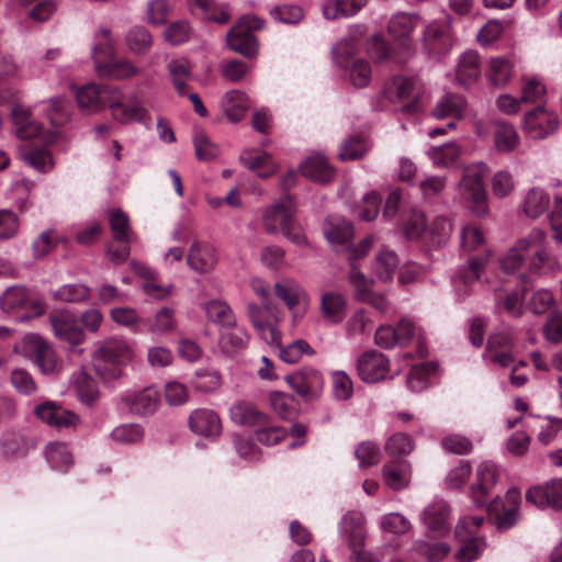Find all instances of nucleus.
Masks as SVG:
<instances>
[{"label": "nucleus", "instance_id": "obj_1", "mask_svg": "<svg viewBox=\"0 0 562 562\" xmlns=\"http://www.w3.org/2000/svg\"><path fill=\"white\" fill-rule=\"evenodd\" d=\"M47 117L53 126L47 134L44 133L43 126L36 120L32 119L30 111L16 104L11 110V116L15 126V134L20 140H32L41 137V140H50L49 138L65 137L61 126L67 122L69 115V105L64 98H53L48 101Z\"/></svg>", "mask_w": 562, "mask_h": 562}, {"label": "nucleus", "instance_id": "obj_2", "mask_svg": "<svg viewBox=\"0 0 562 562\" xmlns=\"http://www.w3.org/2000/svg\"><path fill=\"white\" fill-rule=\"evenodd\" d=\"M529 255V267L532 270L540 269L550 260L547 235L541 229L531 231L528 236L520 238L503 257L501 263L505 272H514L519 269Z\"/></svg>", "mask_w": 562, "mask_h": 562}, {"label": "nucleus", "instance_id": "obj_3", "mask_svg": "<svg viewBox=\"0 0 562 562\" xmlns=\"http://www.w3.org/2000/svg\"><path fill=\"white\" fill-rule=\"evenodd\" d=\"M487 171V166L482 161L467 166L458 186L460 195L477 216L487 213V195L483 183Z\"/></svg>", "mask_w": 562, "mask_h": 562}, {"label": "nucleus", "instance_id": "obj_4", "mask_svg": "<svg viewBox=\"0 0 562 562\" xmlns=\"http://www.w3.org/2000/svg\"><path fill=\"white\" fill-rule=\"evenodd\" d=\"M263 21L255 15L241 16L227 33L229 48L245 57H256L258 45L254 32L260 30Z\"/></svg>", "mask_w": 562, "mask_h": 562}, {"label": "nucleus", "instance_id": "obj_5", "mask_svg": "<svg viewBox=\"0 0 562 562\" xmlns=\"http://www.w3.org/2000/svg\"><path fill=\"white\" fill-rule=\"evenodd\" d=\"M76 98L82 111L97 112L105 106L116 109L123 93L113 85L88 83L77 91Z\"/></svg>", "mask_w": 562, "mask_h": 562}, {"label": "nucleus", "instance_id": "obj_6", "mask_svg": "<svg viewBox=\"0 0 562 562\" xmlns=\"http://www.w3.org/2000/svg\"><path fill=\"white\" fill-rule=\"evenodd\" d=\"M297 204L294 195L284 194L262 211V226L269 234H278L295 218Z\"/></svg>", "mask_w": 562, "mask_h": 562}, {"label": "nucleus", "instance_id": "obj_7", "mask_svg": "<svg viewBox=\"0 0 562 562\" xmlns=\"http://www.w3.org/2000/svg\"><path fill=\"white\" fill-rule=\"evenodd\" d=\"M247 314L252 326L267 344L280 346L281 333L277 327L278 318L272 305L258 306L255 303H249Z\"/></svg>", "mask_w": 562, "mask_h": 562}, {"label": "nucleus", "instance_id": "obj_8", "mask_svg": "<svg viewBox=\"0 0 562 562\" xmlns=\"http://www.w3.org/2000/svg\"><path fill=\"white\" fill-rule=\"evenodd\" d=\"M515 344L513 333L502 329L490 335L484 351V359L499 367H509L515 361Z\"/></svg>", "mask_w": 562, "mask_h": 562}, {"label": "nucleus", "instance_id": "obj_9", "mask_svg": "<svg viewBox=\"0 0 562 562\" xmlns=\"http://www.w3.org/2000/svg\"><path fill=\"white\" fill-rule=\"evenodd\" d=\"M121 402L132 414L147 416L154 414L160 404V393L154 385L127 390Z\"/></svg>", "mask_w": 562, "mask_h": 562}, {"label": "nucleus", "instance_id": "obj_10", "mask_svg": "<svg viewBox=\"0 0 562 562\" xmlns=\"http://www.w3.org/2000/svg\"><path fill=\"white\" fill-rule=\"evenodd\" d=\"M133 347L124 338L110 337L95 345L93 358L97 362L125 366L134 359Z\"/></svg>", "mask_w": 562, "mask_h": 562}, {"label": "nucleus", "instance_id": "obj_11", "mask_svg": "<svg viewBox=\"0 0 562 562\" xmlns=\"http://www.w3.org/2000/svg\"><path fill=\"white\" fill-rule=\"evenodd\" d=\"M48 318L53 333L58 339L74 347L83 342L86 338L85 330L78 325L74 313L67 310H57L53 311Z\"/></svg>", "mask_w": 562, "mask_h": 562}, {"label": "nucleus", "instance_id": "obj_12", "mask_svg": "<svg viewBox=\"0 0 562 562\" xmlns=\"http://www.w3.org/2000/svg\"><path fill=\"white\" fill-rule=\"evenodd\" d=\"M385 97L392 102L407 101L403 106L406 112H416L418 108L417 81L405 76H395L384 87Z\"/></svg>", "mask_w": 562, "mask_h": 562}, {"label": "nucleus", "instance_id": "obj_13", "mask_svg": "<svg viewBox=\"0 0 562 562\" xmlns=\"http://www.w3.org/2000/svg\"><path fill=\"white\" fill-rule=\"evenodd\" d=\"M498 480V470L492 461H482L475 471V481L470 486L471 497L477 506L487 504L490 494Z\"/></svg>", "mask_w": 562, "mask_h": 562}, {"label": "nucleus", "instance_id": "obj_14", "mask_svg": "<svg viewBox=\"0 0 562 562\" xmlns=\"http://www.w3.org/2000/svg\"><path fill=\"white\" fill-rule=\"evenodd\" d=\"M274 293L293 312L294 318L304 314L310 305L307 292L293 279H284L277 282L274 284Z\"/></svg>", "mask_w": 562, "mask_h": 562}, {"label": "nucleus", "instance_id": "obj_15", "mask_svg": "<svg viewBox=\"0 0 562 562\" xmlns=\"http://www.w3.org/2000/svg\"><path fill=\"white\" fill-rule=\"evenodd\" d=\"M558 115L548 111L544 105H536L524 116V128L535 139L549 137L558 128Z\"/></svg>", "mask_w": 562, "mask_h": 562}, {"label": "nucleus", "instance_id": "obj_16", "mask_svg": "<svg viewBox=\"0 0 562 562\" xmlns=\"http://www.w3.org/2000/svg\"><path fill=\"white\" fill-rule=\"evenodd\" d=\"M356 368L363 382L375 383L386 378L390 363L383 353L370 350L359 356Z\"/></svg>", "mask_w": 562, "mask_h": 562}, {"label": "nucleus", "instance_id": "obj_17", "mask_svg": "<svg viewBox=\"0 0 562 562\" xmlns=\"http://www.w3.org/2000/svg\"><path fill=\"white\" fill-rule=\"evenodd\" d=\"M286 383L300 396L314 398L318 396L324 386L323 374L313 368H303L285 376Z\"/></svg>", "mask_w": 562, "mask_h": 562}, {"label": "nucleus", "instance_id": "obj_18", "mask_svg": "<svg viewBox=\"0 0 562 562\" xmlns=\"http://www.w3.org/2000/svg\"><path fill=\"white\" fill-rule=\"evenodd\" d=\"M34 413L43 423L59 430L76 427L79 422L78 415L52 401L37 405Z\"/></svg>", "mask_w": 562, "mask_h": 562}, {"label": "nucleus", "instance_id": "obj_19", "mask_svg": "<svg viewBox=\"0 0 562 562\" xmlns=\"http://www.w3.org/2000/svg\"><path fill=\"white\" fill-rule=\"evenodd\" d=\"M299 171L303 177L319 184L333 182L336 176V169L330 165L327 157L319 153L306 157L299 165Z\"/></svg>", "mask_w": 562, "mask_h": 562}, {"label": "nucleus", "instance_id": "obj_20", "mask_svg": "<svg viewBox=\"0 0 562 562\" xmlns=\"http://www.w3.org/2000/svg\"><path fill=\"white\" fill-rule=\"evenodd\" d=\"M188 423L190 430L196 436L216 439L222 432L221 418L213 409L196 408L192 411Z\"/></svg>", "mask_w": 562, "mask_h": 562}, {"label": "nucleus", "instance_id": "obj_21", "mask_svg": "<svg viewBox=\"0 0 562 562\" xmlns=\"http://www.w3.org/2000/svg\"><path fill=\"white\" fill-rule=\"evenodd\" d=\"M424 47L428 54L441 55L452 46L450 26L446 21L429 23L423 35Z\"/></svg>", "mask_w": 562, "mask_h": 562}, {"label": "nucleus", "instance_id": "obj_22", "mask_svg": "<svg viewBox=\"0 0 562 562\" xmlns=\"http://www.w3.org/2000/svg\"><path fill=\"white\" fill-rule=\"evenodd\" d=\"M526 501L537 507L562 510V479L551 480L543 486H533L526 493Z\"/></svg>", "mask_w": 562, "mask_h": 562}, {"label": "nucleus", "instance_id": "obj_23", "mask_svg": "<svg viewBox=\"0 0 562 562\" xmlns=\"http://www.w3.org/2000/svg\"><path fill=\"white\" fill-rule=\"evenodd\" d=\"M519 501L520 492L513 487L506 493V502L509 505L508 508L503 507V512H499L502 505V501L499 498H495L488 504L487 510L490 514L496 516V525L498 529H509L517 522Z\"/></svg>", "mask_w": 562, "mask_h": 562}, {"label": "nucleus", "instance_id": "obj_24", "mask_svg": "<svg viewBox=\"0 0 562 562\" xmlns=\"http://www.w3.org/2000/svg\"><path fill=\"white\" fill-rule=\"evenodd\" d=\"M19 154L27 165L41 172H47L54 166V160L46 143H21Z\"/></svg>", "mask_w": 562, "mask_h": 562}, {"label": "nucleus", "instance_id": "obj_25", "mask_svg": "<svg viewBox=\"0 0 562 562\" xmlns=\"http://www.w3.org/2000/svg\"><path fill=\"white\" fill-rule=\"evenodd\" d=\"M187 262L199 273L210 272L217 263L215 248L209 243L195 241L189 249Z\"/></svg>", "mask_w": 562, "mask_h": 562}, {"label": "nucleus", "instance_id": "obj_26", "mask_svg": "<svg viewBox=\"0 0 562 562\" xmlns=\"http://www.w3.org/2000/svg\"><path fill=\"white\" fill-rule=\"evenodd\" d=\"M323 233L327 241L335 248L348 244L353 237L352 224L340 217L330 215L323 224Z\"/></svg>", "mask_w": 562, "mask_h": 562}, {"label": "nucleus", "instance_id": "obj_27", "mask_svg": "<svg viewBox=\"0 0 562 562\" xmlns=\"http://www.w3.org/2000/svg\"><path fill=\"white\" fill-rule=\"evenodd\" d=\"M229 417L233 423L246 427H257L267 424V415L246 401L233 404L229 408Z\"/></svg>", "mask_w": 562, "mask_h": 562}, {"label": "nucleus", "instance_id": "obj_28", "mask_svg": "<svg viewBox=\"0 0 562 562\" xmlns=\"http://www.w3.org/2000/svg\"><path fill=\"white\" fill-rule=\"evenodd\" d=\"M347 302L341 293L329 291L321 296L322 316L330 324H339L346 317Z\"/></svg>", "mask_w": 562, "mask_h": 562}, {"label": "nucleus", "instance_id": "obj_29", "mask_svg": "<svg viewBox=\"0 0 562 562\" xmlns=\"http://www.w3.org/2000/svg\"><path fill=\"white\" fill-rule=\"evenodd\" d=\"M465 100L460 94L447 93L435 104L431 113L436 119H450L451 121L462 119L465 111Z\"/></svg>", "mask_w": 562, "mask_h": 562}, {"label": "nucleus", "instance_id": "obj_30", "mask_svg": "<svg viewBox=\"0 0 562 562\" xmlns=\"http://www.w3.org/2000/svg\"><path fill=\"white\" fill-rule=\"evenodd\" d=\"M241 164L250 169L257 170L265 168L266 171H258L257 175L260 178H268L277 171L278 166L273 161L272 157L261 149H247L240 154Z\"/></svg>", "mask_w": 562, "mask_h": 562}, {"label": "nucleus", "instance_id": "obj_31", "mask_svg": "<svg viewBox=\"0 0 562 562\" xmlns=\"http://www.w3.org/2000/svg\"><path fill=\"white\" fill-rule=\"evenodd\" d=\"M249 335L244 327L236 325L227 327L220 336L218 348L228 357H232L246 348Z\"/></svg>", "mask_w": 562, "mask_h": 562}, {"label": "nucleus", "instance_id": "obj_32", "mask_svg": "<svg viewBox=\"0 0 562 562\" xmlns=\"http://www.w3.org/2000/svg\"><path fill=\"white\" fill-rule=\"evenodd\" d=\"M481 74V60L477 52L468 50L463 53L457 66V81L461 86L474 82Z\"/></svg>", "mask_w": 562, "mask_h": 562}, {"label": "nucleus", "instance_id": "obj_33", "mask_svg": "<svg viewBox=\"0 0 562 562\" xmlns=\"http://www.w3.org/2000/svg\"><path fill=\"white\" fill-rule=\"evenodd\" d=\"M175 310L168 306L159 308L148 322L147 333L153 336H165L177 330Z\"/></svg>", "mask_w": 562, "mask_h": 562}, {"label": "nucleus", "instance_id": "obj_34", "mask_svg": "<svg viewBox=\"0 0 562 562\" xmlns=\"http://www.w3.org/2000/svg\"><path fill=\"white\" fill-rule=\"evenodd\" d=\"M222 108L229 121L238 122L249 108V101L244 92L232 90L223 97Z\"/></svg>", "mask_w": 562, "mask_h": 562}, {"label": "nucleus", "instance_id": "obj_35", "mask_svg": "<svg viewBox=\"0 0 562 562\" xmlns=\"http://www.w3.org/2000/svg\"><path fill=\"white\" fill-rule=\"evenodd\" d=\"M168 72L178 94L188 93V81L191 79L192 66L184 58L172 59L168 63Z\"/></svg>", "mask_w": 562, "mask_h": 562}, {"label": "nucleus", "instance_id": "obj_36", "mask_svg": "<svg viewBox=\"0 0 562 562\" xmlns=\"http://www.w3.org/2000/svg\"><path fill=\"white\" fill-rule=\"evenodd\" d=\"M97 43L92 47V58L94 61L95 70L98 71V61L99 64H105L112 59H114L115 45L114 41L111 37V32L109 29L102 27L95 34Z\"/></svg>", "mask_w": 562, "mask_h": 562}, {"label": "nucleus", "instance_id": "obj_37", "mask_svg": "<svg viewBox=\"0 0 562 562\" xmlns=\"http://www.w3.org/2000/svg\"><path fill=\"white\" fill-rule=\"evenodd\" d=\"M100 76H106L112 79H128L138 74V67L128 59H112L105 64L98 63V71Z\"/></svg>", "mask_w": 562, "mask_h": 562}, {"label": "nucleus", "instance_id": "obj_38", "mask_svg": "<svg viewBox=\"0 0 562 562\" xmlns=\"http://www.w3.org/2000/svg\"><path fill=\"white\" fill-rule=\"evenodd\" d=\"M203 308L207 319L218 326L232 327L236 323L232 308L222 300H211L204 304Z\"/></svg>", "mask_w": 562, "mask_h": 562}, {"label": "nucleus", "instance_id": "obj_39", "mask_svg": "<svg viewBox=\"0 0 562 562\" xmlns=\"http://www.w3.org/2000/svg\"><path fill=\"white\" fill-rule=\"evenodd\" d=\"M384 483L394 491H400L408 485L409 469L401 462H387L382 469Z\"/></svg>", "mask_w": 562, "mask_h": 562}, {"label": "nucleus", "instance_id": "obj_40", "mask_svg": "<svg viewBox=\"0 0 562 562\" xmlns=\"http://www.w3.org/2000/svg\"><path fill=\"white\" fill-rule=\"evenodd\" d=\"M550 195L540 188H532L526 194L522 203L524 213L530 218H537L549 209Z\"/></svg>", "mask_w": 562, "mask_h": 562}, {"label": "nucleus", "instance_id": "obj_41", "mask_svg": "<svg viewBox=\"0 0 562 562\" xmlns=\"http://www.w3.org/2000/svg\"><path fill=\"white\" fill-rule=\"evenodd\" d=\"M418 21L417 14L396 13L389 22V32L395 40L405 41L411 36Z\"/></svg>", "mask_w": 562, "mask_h": 562}, {"label": "nucleus", "instance_id": "obj_42", "mask_svg": "<svg viewBox=\"0 0 562 562\" xmlns=\"http://www.w3.org/2000/svg\"><path fill=\"white\" fill-rule=\"evenodd\" d=\"M367 0H333L323 7L327 20L355 15L366 4Z\"/></svg>", "mask_w": 562, "mask_h": 562}, {"label": "nucleus", "instance_id": "obj_43", "mask_svg": "<svg viewBox=\"0 0 562 562\" xmlns=\"http://www.w3.org/2000/svg\"><path fill=\"white\" fill-rule=\"evenodd\" d=\"M398 266V259L393 250L383 248L379 250L374 260V272L383 282L390 281Z\"/></svg>", "mask_w": 562, "mask_h": 562}, {"label": "nucleus", "instance_id": "obj_44", "mask_svg": "<svg viewBox=\"0 0 562 562\" xmlns=\"http://www.w3.org/2000/svg\"><path fill=\"white\" fill-rule=\"evenodd\" d=\"M460 148L457 143H442L428 150V156L437 167H451L460 157Z\"/></svg>", "mask_w": 562, "mask_h": 562}, {"label": "nucleus", "instance_id": "obj_45", "mask_svg": "<svg viewBox=\"0 0 562 562\" xmlns=\"http://www.w3.org/2000/svg\"><path fill=\"white\" fill-rule=\"evenodd\" d=\"M449 516V506L443 501H435L424 510V522L431 529L441 531L446 529Z\"/></svg>", "mask_w": 562, "mask_h": 562}, {"label": "nucleus", "instance_id": "obj_46", "mask_svg": "<svg viewBox=\"0 0 562 562\" xmlns=\"http://www.w3.org/2000/svg\"><path fill=\"white\" fill-rule=\"evenodd\" d=\"M110 228L114 241H134L135 237L130 227L127 215L121 210L109 212Z\"/></svg>", "mask_w": 562, "mask_h": 562}, {"label": "nucleus", "instance_id": "obj_47", "mask_svg": "<svg viewBox=\"0 0 562 562\" xmlns=\"http://www.w3.org/2000/svg\"><path fill=\"white\" fill-rule=\"evenodd\" d=\"M47 462L54 470L66 471L72 463L71 453L63 442H50L45 448Z\"/></svg>", "mask_w": 562, "mask_h": 562}, {"label": "nucleus", "instance_id": "obj_48", "mask_svg": "<svg viewBox=\"0 0 562 562\" xmlns=\"http://www.w3.org/2000/svg\"><path fill=\"white\" fill-rule=\"evenodd\" d=\"M436 364L432 362H423L412 367L407 375V386L413 392H420L429 385L430 374L436 372Z\"/></svg>", "mask_w": 562, "mask_h": 562}, {"label": "nucleus", "instance_id": "obj_49", "mask_svg": "<svg viewBox=\"0 0 562 562\" xmlns=\"http://www.w3.org/2000/svg\"><path fill=\"white\" fill-rule=\"evenodd\" d=\"M547 89L538 78H528L521 86L519 101L522 104L544 105Z\"/></svg>", "mask_w": 562, "mask_h": 562}, {"label": "nucleus", "instance_id": "obj_50", "mask_svg": "<svg viewBox=\"0 0 562 562\" xmlns=\"http://www.w3.org/2000/svg\"><path fill=\"white\" fill-rule=\"evenodd\" d=\"M513 66L505 57H494L490 60L487 77L490 82L497 88L504 87L510 79Z\"/></svg>", "mask_w": 562, "mask_h": 562}, {"label": "nucleus", "instance_id": "obj_51", "mask_svg": "<svg viewBox=\"0 0 562 562\" xmlns=\"http://www.w3.org/2000/svg\"><path fill=\"white\" fill-rule=\"evenodd\" d=\"M125 43L134 54H145L153 44L150 33L143 26H133L125 35Z\"/></svg>", "mask_w": 562, "mask_h": 562}, {"label": "nucleus", "instance_id": "obj_52", "mask_svg": "<svg viewBox=\"0 0 562 562\" xmlns=\"http://www.w3.org/2000/svg\"><path fill=\"white\" fill-rule=\"evenodd\" d=\"M486 261L487 257H471L467 263L457 271V281L463 285H470L474 283L481 277Z\"/></svg>", "mask_w": 562, "mask_h": 562}, {"label": "nucleus", "instance_id": "obj_53", "mask_svg": "<svg viewBox=\"0 0 562 562\" xmlns=\"http://www.w3.org/2000/svg\"><path fill=\"white\" fill-rule=\"evenodd\" d=\"M359 52V43L355 36H348L339 41L331 49L336 63L341 68H348L351 59Z\"/></svg>", "mask_w": 562, "mask_h": 562}, {"label": "nucleus", "instance_id": "obj_54", "mask_svg": "<svg viewBox=\"0 0 562 562\" xmlns=\"http://www.w3.org/2000/svg\"><path fill=\"white\" fill-rule=\"evenodd\" d=\"M348 279L355 289L356 300L361 302L372 292L373 279L367 277L355 263L350 265Z\"/></svg>", "mask_w": 562, "mask_h": 562}, {"label": "nucleus", "instance_id": "obj_55", "mask_svg": "<svg viewBox=\"0 0 562 562\" xmlns=\"http://www.w3.org/2000/svg\"><path fill=\"white\" fill-rule=\"evenodd\" d=\"M74 386L81 402L90 405L98 396V389L93 379L85 372L75 375Z\"/></svg>", "mask_w": 562, "mask_h": 562}, {"label": "nucleus", "instance_id": "obj_56", "mask_svg": "<svg viewBox=\"0 0 562 562\" xmlns=\"http://www.w3.org/2000/svg\"><path fill=\"white\" fill-rule=\"evenodd\" d=\"M90 295V289L82 283H70L58 288L53 296L61 302H83Z\"/></svg>", "mask_w": 562, "mask_h": 562}, {"label": "nucleus", "instance_id": "obj_57", "mask_svg": "<svg viewBox=\"0 0 562 562\" xmlns=\"http://www.w3.org/2000/svg\"><path fill=\"white\" fill-rule=\"evenodd\" d=\"M27 301V292L23 286L8 288L0 299L1 308L7 313L22 308Z\"/></svg>", "mask_w": 562, "mask_h": 562}, {"label": "nucleus", "instance_id": "obj_58", "mask_svg": "<svg viewBox=\"0 0 562 562\" xmlns=\"http://www.w3.org/2000/svg\"><path fill=\"white\" fill-rule=\"evenodd\" d=\"M414 449V441L409 435L397 432L391 436L385 443L389 456L398 458L409 454Z\"/></svg>", "mask_w": 562, "mask_h": 562}, {"label": "nucleus", "instance_id": "obj_59", "mask_svg": "<svg viewBox=\"0 0 562 562\" xmlns=\"http://www.w3.org/2000/svg\"><path fill=\"white\" fill-rule=\"evenodd\" d=\"M355 457L359 461L361 469H367L376 465L381 460L380 448L372 441L360 442L356 450Z\"/></svg>", "mask_w": 562, "mask_h": 562}, {"label": "nucleus", "instance_id": "obj_60", "mask_svg": "<svg viewBox=\"0 0 562 562\" xmlns=\"http://www.w3.org/2000/svg\"><path fill=\"white\" fill-rule=\"evenodd\" d=\"M222 384V376L213 369H199L194 373L193 385L202 392H214Z\"/></svg>", "mask_w": 562, "mask_h": 562}, {"label": "nucleus", "instance_id": "obj_61", "mask_svg": "<svg viewBox=\"0 0 562 562\" xmlns=\"http://www.w3.org/2000/svg\"><path fill=\"white\" fill-rule=\"evenodd\" d=\"M460 243L465 251L477 250L485 243V234L481 227L468 224L461 229Z\"/></svg>", "mask_w": 562, "mask_h": 562}, {"label": "nucleus", "instance_id": "obj_62", "mask_svg": "<svg viewBox=\"0 0 562 562\" xmlns=\"http://www.w3.org/2000/svg\"><path fill=\"white\" fill-rule=\"evenodd\" d=\"M349 80L356 88H364L371 81V66L364 59H357L348 66Z\"/></svg>", "mask_w": 562, "mask_h": 562}, {"label": "nucleus", "instance_id": "obj_63", "mask_svg": "<svg viewBox=\"0 0 562 562\" xmlns=\"http://www.w3.org/2000/svg\"><path fill=\"white\" fill-rule=\"evenodd\" d=\"M452 233V223L448 217L438 216L436 217L429 227V238L435 246H441L446 244Z\"/></svg>", "mask_w": 562, "mask_h": 562}, {"label": "nucleus", "instance_id": "obj_64", "mask_svg": "<svg viewBox=\"0 0 562 562\" xmlns=\"http://www.w3.org/2000/svg\"><path fill=\"white\" fill-rule=\"evenodd\" d=\"M461 542L462 546L456 553L459 562H473L486 548V542L483 538H470Z\"/></svg>", "mask_w": 562, "mask_h": 562}]
</instances>
